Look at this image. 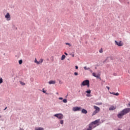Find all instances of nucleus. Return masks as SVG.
<instances>
[{
  "instance_id": "nucleus-27",
  "label": "nucleus",
  "mask_w": 130,
  "mask_h": 130,
  "mask_svg": "<svg viewBox=\"0 0 130 130\" xmlns=\"http://www.w3.org/2000/svg\"><path fill=\"white\" fill-rule=\"evenodd\" d=\"M99 52H100V53H102L103 52V49H102V48L100 50V51H99Z\"/></svg>"
},
{
  "instance_id": "nucleus-44",
  "label": "nucleus",
  "mask_w": 130,
  "mask_h": 130,
  "mask_svg": "<svg viewBox=\"0 0 130 130\" xmlns=\"http://www.w3.org/2000/svg\"><path fill=\"white\" fill-rule=\"evenodd\" d=\"M110 94H112V92H110Z\"/></svg>"
},
{
  "instance_id": "nucleus-36",
  "label": "nucleus",
  "mask_w": 130,
  "mask_h": 130,
  "mask_svg": "<svg viewBox=\"0 0 130 130\" xmlns=\"http://www.w3.org/2000/svg\"><path fill=\"white\" fill-rule=\"evenodd\" d=\"M87 97H90V94L88 93L86 94Z\"/></svg>"
},
{
  "instance_id": "nucleus-13",
  "label": "nucleus",
  "mask_w": 130,
  "mask_h": 130,
  "mask_svg": "<svg viewBox=\"0 0 130 130\" xmlns=\"http://www.w3.org/2000/svg\"><path fill=\"white\" fill-rule=\"evenodd\" d=\"M98 112H98V111H95H95L92 113V116L95 115V114H97V113H98Z\"/></svg>"
},
{
  "instance_id": "nucleus-50",
  "label": "nucleus",
  "mask_w": 130,
  "mask_h": 130,
  "mask_svg": "<svg viewBox=\"0 0 130 130\" xmlns=\"http://www.w3.org/2000/svg\"><path fill=\"white\" fill-rule=\"evenodd\" d=\"M66 97H68V95H66Z\"/></svg>"
},
{
  "instance_id": "nucleus-47",
  "label": "nucleus",
  "mask_w": 130,
  "mask_h": 130,
  "mask_svg": "<svg viewBox=\"0 0 130 130\" xmlns=\"http://www.w3.org/2000/svg\"><path fill=\"white\" fill-rule=\"evenodd\" d=\"M0 118H2V116L0 115Z\"/></svg>"
},
{
  "instance_id": "nucleus-7",
  "label": "nucleus",
  "mask_w": 130,
  "mask_h": 130,
  "mask_svg": "<svg viewBox=\"0 0 130 130\" xmlns=\"http://www.w3.org/2000/svg\"><path fill=\"white\" fill-rule=\"evenodd\" d=\"M116 109V106H111V107L109 108V110H115Z\"/></svg>"
},
{
  "instance_id": "nucleus-26",
  "label": "nucleus",
  "mask_w": 130,
  "mask_h": 130,
  "mask_svg": "<svg viewBox=\"0 0 130 130\" xmlns=\"http://www.w3.org/2000/svg\"><path fill=\"white\" fill-rule=\"evenodd\" d=\"M57 81H58L59 83L62 84V81L59 79H58Z\"/></svg>"
},
{
  "instance_id": "nucleus-18",
  "label": "nucleus",
  "mask_w": 130,
  "mask_h": 130,
  "mask_svg": "<svg viewBox=\"0 0 130 130\" xmlns=\"http://www.w3.org/2000/svg\"><path fill=\"white\" fill-rule=\"evenodd\" d=\"M85 93H87V94H91V90L89 89L85 91Z\"/></svg>"
},
{
  "instance_id": "nucleus-43",
  "label": "nucleus",
  "mask_w": 130,
  "mask_h": 130,
  "mask_svg": "<svg viewBox=\"0 0 130 130\" xmlns=\"http://www.w3.org/2000/svg\"><path fill=\"white\" fill-rule=\"evenodd\" d=\"M128 106H130V102L128 103Z\"/></svg>"
},
{
  "instance_id": "nucleus-20",
  "label": "nucleus",
  "mask_w": 130,
  "mask_h": 130,
  "mask_svg": "<svg viewBox=\"0 0 130 130\" xmlns=\"http://www.w3.org/2000/svg\"><path fill=\"white\" fill-rule=\"evenodd\" d=\"M62 101L63 103H68V100L67 99H63Z\"/></svg>"
},
{
  "instance_id": "nucleus-33",
  "label": "nucleus",
  "mask_w": 130,
  "mask_h": 130,
  "mask_svg": "<svg viewBox=\"0 0 130 130\" xmlns=\"http://www.w3.org/2000/svg\"><path fill=\"white\" fill-rule=\"evenodd\" d=\"M75 69H76V70H78V69H79V67L77 66H76Z\"/></svg>"
},
{
  "instance_id": "nucleus-32",
  "label": "nucleus",
  "mask_w": 130,
  "mask_h": 130,
  "mask_svg": "<svg viewBox=\"0 0 130 130\" xmlns=\"http://www.w3.org/2000/svg\"><path fill=\"white\" fill-rule=\"evenodd\" d=\"M42 92L43 93H46V91H45V90H44V88L43 89Z\"/></svg>"
},
{
  "instance_id": "nucleus-35",
  "label": "nucleus",
  "mask_w": 130,
  "mask_h": 130,
  "mask_svg": "<svg viewBox=\"0 0 130 130\" xmlns=\"http://www.w3.org/2000/svg\"><path fill=\"white\" fill-rule=\"evenodd\" d=\"M106 88L108 89V90H109L110 88L109 86H106Z\"/></svg>"
},
{
  "instance_id": "nucleus-3",
  "label": "nucleus",
  "mask_w": 130,
  "mask_h": 130,
  "mask_svg": "<svg viewBox=\"0 0 130 130\" xmlns=\"http://www.w3.org/2000/svg\"><path fill=\"white\" fill-rule=\"evenodd\" d=\"M54 116L57 117L58 119H62L63 118V115L61 113L55 114Z\"/></svg>"
},
{
  "instance_id": "nucleus-39",
  "label": "nucleus",
  "mask_w": 130,
  "mask_h": 130,
  "mask_svg": "<svg viewBox=\"0 0 130 130\" xmlns=\"http://www.w3.org/2000/svg\"><path fill=\"white\" fill-rule=\"evenodd\" d=\"M112 94L113 95H115V93H114V92H112Z\"/></svg>"
},
{
  "instance_id": "nucleus-37",
  "label": "nucleus",
  "mask_w": 130,
  "mask_h": 130,
  "mask_svg": "<svg viewBox=\"0 0 130 130\" xmlns=\"http://www.w3.org/2000/svg\"><path fill=\"white\" fill-rule=\"evenodd\" d=\"M62 99H63L62 98H59V100H62Z\"/></svg>"
},
{
  "instance_id": "nucleus-5",
  "label": "nucleus",
  "mask_w": 130,
  "mask_h": 130,
  "mask_svg": "<svg viewBox=\"0 0 130 130\" xmlns=\"http://www.w3.org/2000/svg\"><path fill=\"white\" fill-rule=\"evenodd\" d=\"M82 110V108L80 107H75L73 108V111H81Z\"/></svg>"
},
{
  "instance_id": "nucleus-1",
  "label": "nucleus",
  "mask_w": 130,
  "mask_h": 130,
  "mask_svg": "<svg viewBox=\"0 0 130 130\" xmlns=\"http://www.w3.org/2000/svg\"><path fill=\"white\" fill-rule=\"evenodd\" d=\"M130 112V108H127L124 109L121 111L117 115L118 118H122L123 115H125V114H127V113H129Z\"/></svg>"
},
{
  "instance_id": "nucleus-6",
  "label": "nucleus",
  "mask_w": 130,
  "mask_h": 130,
  "mask_svg": "<svg viewBox=\"0 0 130 130\" xmlns=\"http://www.w3.org/2000/svg\"><path fill=\"white\" fill-rule=\"evenodd\" d=\"M115 43L116 45H118V46H122V43H121V41L117 42L115 41Z\"/></svg>"
},
{
  "instance_id": "nucleus-45",
  "label": "nucleus",
  "mask_w": 130,
  "mask_h": 130,
  "mask_svg": "<svg viewBox=\"0 0 130 130\" xmlns=\"http://www.w3.org/2000/svg\"><path fill=\"white\" fill-rule=\"evenodd\" d=\"M110 94H112V92H110Z\"/></svg>"
},
{
  "instance_id": "nucleus-14",
  "label": "nucleus",
  "mask_w": 130,
  "mask_h": 130,
  "mask_svg": "<svg viewBox=\"0 0 130 130\" xmlns=\"http://www.w3.org/2000/svg\"><path fill=\"white\" fill-rule=\"evenodd\" d=\"M98 112H98V111H95H95L92 113V116L95 115V114H97V113H98Z\"/></svg>"
},
{
  "instance_id": "nucleus-24",
  "label": "nucleus",
  "mask_w": 130,
  "mask_h": 130,
  "mask_svg": "<svg viewBox=\"0 0 130 130\" xmlns=\"http://www.w3.org/2000/svg\"><path fill=\"white\" fill-rule=\"evenodd\" d=\"M20 84H21V85H22V86L25 85V83L22 81H20Z\"/></svg>"
},
{
  "instance_id": "nucleus-46",
  "label": "nucleus",
  "mask_w": 130,
  "mask_h": 130,
  "mask_svg": "<svg viewBox=\"0 0 130 130\" xmlns=\"http://www.w3.org/2000/svg\"><path fill=\"white\" fill-rule=\"evenodd\" d=\"M118 130H121V129L118 128Z\"/></svg>"
},
{
  "instance_id": "nucleus-34",
  "label": "nucleus",
  "mask_w": 130,
  "mask_h": 130,
  "mask_svg": "<svg viewBox=\"0 0 130 130\" xmlns=\"http://www.w3.org/2000/svg\"><path fill=\"white\" fill-rule=\"evenodd\" d=\"M88 71H89V72H90L91 73H93V71H92V70L89 69L88 70Z\"/></svg>"
},
{
  "instance_id": "nucleus-31",
  "label": "nucleus",
  "mask_w": 130,
  "mask_h": 130,
  "mask_svg": "<svg viewBox=\"0 0 130 130\" xmlns=\"http://www.w3.org/2000/svg\"><path fill=\"white\" fill-rule=\"evenodd\" d=\"M74 75H75V76H78V75H79V74L78 73V72H75V73H74Z\"/></svg>"
},
{
  "instance_id": "nucleus-21",
  "label": "nucleus",
  "mask_w": 130,
  "mask_h": 130,
  "mask_svg": "<svg viewBox=\"0 0 130 130\" xmlns=\"http://www.w3.org/2000/svg\"><path fill=\"white\" fill-rule=\"evenodd\" d=\"M70 55H71V56H72V57H75V54L74 53H70Z\"/></svg>"
},
{
  "instance_id": "nucleus-38",
  "label": "nucleus",
  "mask_w": 130,
  "mask_h": 130,
  "mask_svg": "<svg viewBox=\"0 0 130 130\" xmlns=\"http://www.w3.org/2000/svg\"><path fill=\"white\" fill-rule=\"evenodd\" d=\"M64 55H68V53H67V52H65V53H64Z\"/></svg>"
},
{
  "instance_id": "nucleus-12",
  "label": "nucleus",
  "mask_w": 130,
  "mask_h": 130,
  "mask_svg": "<svg viewBox=\"0 0 130 130\" xmlns=\"http://www.w3.org/2000/svg\"><path fill=\"white\" fill-rule=\"evenodd\" d=\"M98 112H98V111H95H95L92 113V116L95 115V114H97V113H98Z\"/></svg>"
},
{
  "instance_id": "nucleus-11",
  "label": "nucleus",
  "mask_w": 130,
  "mask_h": 130,
  "mask_svg": "<svg viewBox=\"0 0 130 130\" xmlns=\"http://www.w3.org/2000/svg\"><path fill=\"white\" fill-rule=\"evenodd\" d=\"M49 85H54V84H55V81L54 80H50V81H49Z\"/></svg>"
},
{
  "instance_id": "nucleus-8",
  "label": "nucleus",
  "mask_w": 130,
  "mask_h": 130,
  "mask_svg": "<svg viewBox=\"0 0 130 130\" xmlns=\"http://www.w3.org/2000/svg\"><path fill=\"white\" fill-rule=\"evenodd\" d=\"M92 76L93 77H95V78H96L97 79H100V80H101V78H100V76L99 75H96V73H92Z\"/></svg>"
},
{
  "instance_id": "nucleus-23",
  "label": "nucleus",
  "mask_w": 130,
  "mask_h": 130,
  "mask_svg": "<svg viewBox=\"0 0 130 130\" xmlns=\"http://www.w3.org/2000/svg\"><path fill=\"white\" fill-rule=\"evenodd\" d=\"M19 64H22V63H23V60H19Z\"/></svg>"
},
{
  "instance_id": "nucleus-28",
  "label": "nucleus",
  "mask_w": 130,
  "mask_h": 130,
  "mask_svg": "<svg viewBox=\"0 0 130 130\" xmlns=\"http://www.w3.org/2000/svg\"><path fill=\"white\" fill-rule=\"evenodd\" d=\"M3 83V78L2 77L0 78V84Z\"/></svg>"
},
{
  "instance_id": "nucleus-42",
  "label": "nucleus",
  "mask_w": 130,
  "mask_h": 130,
  "mask_svg": "<svg viewBox=\"0 0 130 130\" xmlns=\"http://www.w3.org/2000/svg\"><path fill=\"white\" fill-rule=\"evenodd\" d=\"M56 94L57 95H58V92H56Z\"/></svg>"
},
{
  "instance_id": "nucleus-19",
  "label": "nucleus",
  "mask_w": 130,
  "mask_h": 130,
  "mask_svg": "<svg viewBox=\"0 0 130 130\" xmlns=\"http://www.w3.org/2000/svg\"><path fill=\"white\" fill-rule=\"evenodd\" d=\"M35 63H37V64H39V62H38V61H37V59H35Z\"/></svg>"
},
{
  "instance_id": "nucleus-48",
  "label": "nucleus",
  "mask_w": 130,
  "mask_h": 130,
  "mask_svg": "<svg viewBox=\"0 0 130 130\" xmlns=\"http://www.w3.org/2000/svg\"><path fill=\"white\" fill-rule=\"evenodd\" d=\"M108 58H110V57H108L107 59H108Z\"/></svg>"
},
{
  "instance_id": "nucleus-29",
  "label": "nucleus",
  "mask_w": 130,
  "mask_h": 130,
  "mask_svg": "<svg viewBox=\"0 0 130 130\" xmlns=\"http://www.w3.org/2000/svg\"><path fill=\"white\" fill-rule=\"evenodd\" d=\"M60 124H63V120H61L60 121Z\"/></svg>"
},
{
  "instance_id": "nucleus-41",
  "label": "nucleus",
  "mask_w": 130,
  "mask_h": 130,
  "mask_svg": "<svg viewBox=\"0 0 130 130\" xmlns=\"http://www.w3.org/2000/svg\"><path fill=\"white\" fill-rule=\"evenodd\" d=\"M7 107H6L4 109V110H6V109H7Z\"/></svg>"
},
{
  "instance_id": "nucleus-16",
  "label": "nucleus",
  "mask_w": 130,
  "mask_h": 130,
  "mask_svg": "<svg viewBox=\"0 0 130 130\" xmlns=\"http://www.w3.org/2000/svg\"><path fill=\"white\" fill-rule=\"evenodd\" d=\"M38 62H39V64L42 63V62H43V59H40V61H39Z\"/></svg>"
},
{
  "instance_id": "nucleus-2",
  "label": "nucleus",
  "mask_w": 130,
  "mask_h": 130,
  "mask_svg": "<svg viewBox=\"0 0 130 130\" xmlns=\"http://www.w3.org/2000/svg\"><path fill=\"white\" fill-rule=\"evenodd\" d=\"M81 86H87V87H89L90 81H89V80H85L83 81L81 83Z\"/></svg>"
},
{
  "instance_id": "nucleus-17",
  "label": "nucleus",
  "mask_w": 130,
  "mask_h": 130,
  "mask_svg": "<svg viewBox=\"0 0 130 130\" xmlns=\"http://www.w3.org/2000/svg\"><path fill=\"white\" fill-rule=\"evenodd\" d=\"M84 69L85 71H89V70H90V68H89V67L87 68L86 66L84 67Z\"/></svg>"
},
{
  "instance_id": "nucleus-40",
  "label": "nucleus",
  "mask_w": 130,
  "mask_h": 130,
  "mask_svg": "<svg viewBox=\"0 0 130 130\" xmlns=\"http://www.w3.org/2000/svg\"><path fill=\"white\" fill-rule=\"evenodd\" d=\"M20 130H24V129H23L22 128H20Z\"/></svg>"
},
{
  "instance_id": "nucleus-22",
  "label": "nucleus",
  "mask_w": 130,
  "mask_h": 130,
  "mask_svg": "<svg viewBox=\"0 0 130 130\" xmlns=\"http://www.w3.org/2000/svg\"><path fill=\"white\" fill-rule=\"evenodd\" d=\"M36 130H44V129L42 127H39L37 129H36Z\"/></svg>"
},
{
  "instance_id": "nucleus-9",
  "label": "nucleus",
  "mask_w": 130,
  "mask_h": 130,
  "mask_svg": "<svg viewBox=\"0 0 130 130\" xmlns=\"http://www.w3.org/2000/svg\"><path fill=\"white\" fill-rule=\"evenodd\" d=\"M82 113H83V114H87L88 113V111H87L85 109H82L81 110Z\"/></svg>"
},
{
  "instance_id": "nucleus-49",
  "label": "nucleus",
  "mask_w": 130,
  "mask_h": 130,
  "mask_svg": "<svg viewBox=\"0 0 130 130\" xmlns=\"http://www.w3.org/2000/svg\"><path fill=\"white\" fill-rule=\"evenodd\" d=\"M95 69H97V68H96V67H95Z\"/></svg>"
},
{
  "instance_id": "nucleus-4",
  "label": "nucleus",
  "mask_w": 130,
  "mask_h": 130,
  "mask_svg": "<svg viewBox=\"0 0 130 130\" xmlns=\"http://www.w3.org/2000/svg\"><path fill=\"white\" fill-rule=\"evenodd\" d=\"M5 17V19H6V21H11V15H10V13H7Z\"/></svg>"
},
{
  "instance_id": "nucleus-30",
  "label": "nucleus",
  "mask_w": 130,
  "mask_h": 130,
  "mask_svg": "<svg viewBox=\"0 0 130 130\" xmlns=\"http://www.w3.org/2000/svg\"><path fill=\"white\" fill-rule=\"evenodd\" d=\"M115 96H118L119 95V93L118 92L115 93Z\"/></svg>"
},
{
  "instance_id": "nucleus-15",
  "label": "nucleus",
  "mask_w": 130,
  "mask_h": 130,
  "mask_svg": "<svg viewBox=\"0 0 130 130\" xmlns=\"http://www.w3.org/2000/svg\"><path fill=\"white\" fill-rule=\"evenodd\" d=\"M66 58V55H62L61 58V60H63Z\"/></svg>"
},
{
  "instance_id": "nucleus-25",
  "label": "nucleus",
  "mask_w": 130,
  "mask_h": 130,
  "mask_svg": "<svg viewBox=\"0 0 130 130\" xmlns=\"http://www.w3.org/2000/svg\"><path fill=\"white\" fill-rule=\"evenodd\" d=\"M66 45H69V47H71V46H72V45H71V44H70L69 43H66Z\"/></svg>"
},
{
  "instance_id": "nucleus-10",
  "label": "nucleus",
  "mask_w": 130,
  "mask_h": 130,
  "mask_svg": "<svg viewBox=\"0 0 130 130\" xmlns=\"http://www.w3.org/2000/svg\"><path fill=\"white\" fill-rule=\"evenodd\" d=\"M93 107L95 111H98V112L100 111V108L98 107L97 106H94Z\"/></svg>"
}]
</instances>
